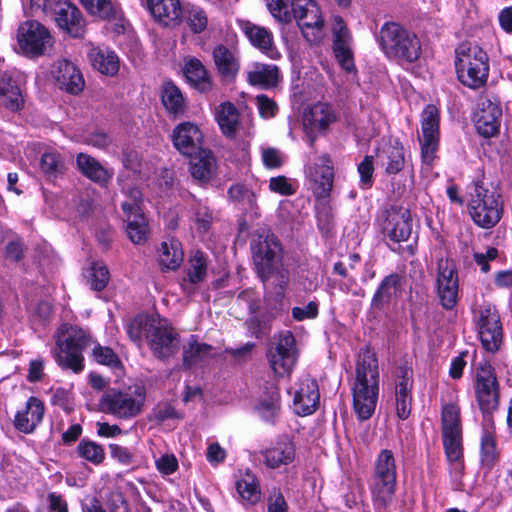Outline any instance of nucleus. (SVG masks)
<instances>
[{
	"label": "nucleus",
	"instance_id": "dca6fc26",
	"mask_svg": "<svg viewBox=\"0 0 512 512\" xmlns=\"http://www.w3.org/2000/svg\"><path fill=\"white\" fill-rule=\"evenodd\" d=\"M421 157L424 163L430 165L439 145V111L436 106L428 105L422 112Z\"/></svg>",
	"mask_w": 512,
	"mask_h": 512
},
{
	"label": "nucleus",
	"instance_id": "7c9ffc66",
	"mask_svg": "<svg viewBox=\"0 0 512 512\" xmlns=\"http://www.w3.org/2000/svg\"><path fill=\"white\" fill-rule=\"evenodd\" d=\"M247 80L253 86L273 88L279 82V69L276 65L253 63L247 72Z\"/></svg>",
	"mask_w": 512,
	"mask_h": 512
},
{
	"label": "nucleus",
	"instance_id": "ea45409f",
	"mask_svg": "<svg viewBox=\"0 0 512 512\" xmlns=\"http://www.w3.org/2000/svg\"><path fill=\"white\" fill-rule=\"evenodd\" d=\"M127 227L126 232L129 239L134 244H143L146 242L149 234L148 220L142 210L124 212Z\"/></svg>",
	"mask_w": 512,
	"mask_h": 512
},
{
	"label": "nucleus",
	"instance_id": "72a5a7b5",
	"mask_svg": "<svg viewBox=\"0 0 512 512\" xmlns=\"http://www.w3.org/2000/svg\"><path fill=\"white\" fill-rule=\"evenodd\" d=\"M213 60L218 73L225 79H234L240 69L237 56L224 45H218L213 50Z\"/></svg>",
	"mask_w": 512,
	"mask_h": 512
},
{
	"label": "nucleus",
	"instance_id": "4468645a",
	"mask_svg": "<svg viewBox=\"0 0 512 512\" xmlns=\"http://www.w3.org/2000/svg\"><path fill=\"white\" fill-rule=\"evenodd\" d=\"M437 295L443 308L453 309L458 302L459 281L456 265L449 259L438 262Z\"/></svg>",
	"mask_w": 512,
	"mask_h": 512
},
{
	"label": "nucleus",
	"instance_id": "58836bf2",
	"mask_svg": "<svg viewBox=\"0 0 512 512\" xmlns=\"http://www.w3.org/2000/svg\"><path fill=\"white\" fill-rule=\"evenodd\" d=\"M89 59L93 67L102 74L113 76L119 70V59L109 49L94 47L89 52Z\"/></svg>",
	"mask_w": 512,
	"mask_h": 512
},
{
	"label": "nucleus",
	"instance_id": "2f4dec72",
	"mask_svg": "<svg viewBox=\"0 0 512 512\" xmlns=\"http://www.w3.org/2000/svg\"><path fill=\"white\" fill-rule=\"evenodd\" d=\"M215 119L227 138H235L240 122L238 110L233 103L227 101L218 105L215 109Z\"/></svg>",
	"mask_w": 512,
	"mask_h": 512
},
{
	"label": "nucleus",
	"instance_id": "f3484780",
	"mask_svg": "<svg viewBox=\"0 0 512 512\" xmlns=\"http://www.w3.org/2000/svg\"><path fill=\"white\" fill-rule=\"evenodd\" d=\"M296 341L292 332L285 331L279 335L274 350L268 354L270 366L275 374H290L297 361Z\"/></svg>",
	"mask_w": 512,
	"mask_h": 512
},
{
	"label": "nucleus",
	"instance_id": "f03ea898",
	"mask_svg": "<svg viewBox=\"0 0 512 512\" xmlns=\"http://www.w3.org/2000/svg\"><path fill=\"white\" fill-rule=\"evenodd\" d=\"M52 355L62 368L80 373L84 369L83 351L93 342L90 334L78 326L61 325L55 334Z\"/></svg>",
	"mask_w": 512,
	"mask_h": 512
},
{
	"label": "nucleus",
	"instance_id": "09e8293b",
	"mask_svg": "<svg viewBox=\"0 0 512 512\" xmlns=\"http://www.w3.org/2000/svg\"><path fill=\"white\" fill-rule=\"evenodd\" d=\"M208 262L204 254L196 251L189 259L187 277L190 283L197 284L205 280Z\"/></svg>",
	"mask_w": 512,
	"mask_h": 512
},
{
	"label": "nucleus",
	"instance_id": "f8f14e48",
	"mask_svg": "<svg viewBox=\"0 0 512 512\" xmlns=\"http://www.w3.org/2000/svg\"><path fill=\"white\" fill-rule=\"evenodd\" d=\"M17 42L25 55L38 57L52 45V37L48 29L41 23L26 21L18 28Z\"/></svg>",
	"mask_w": 512,
	"mask_h": 512
},
{
	"label": "nucleus",
	"instance_id": "6e6d98bb",
	"mask_svg": "<svg viewBox=\"0 0 512 512\" xmlns=\"http://www.w3.org/2000/svg\"><path fill=\"white\" fill-rule=\"evenodd\" d=\"M333 50L341 67L347 72L353 71L355 66L351 50V41L342 40V42H333Z\"/></svg>",
	"mask_w": 512,
	"mask_h": 512
},
{
	"label": "nucleus",
	"instance_id": "c9c22d12",
	"mask_svg": "<svg viewBox=\"0 0 512 512\" xmlns=\"http://www.w3.org/2000/svg\"><path fill=\"white\" fill-rule=\"evenodd\" d=\"M76 162L80 172L96 183H106L113 176L112 172L107 170L99 161L88 154L79 153Z\"/></svg>",
	"mask_w": 512,
	"mask_h": 512
},
{
	"label": "nucleus",
	"instance_id": "f704fd0d",
	"mask_svg": "<svg viewBox=\"0 0 512 512\" xmlns=\"http://www.w3.org/2000/svg\"><path fill=\"white\" fill-rule=\"evenodd\" d=\"M184 74L189 83L200 92H208L212 89L209 73L199 59L194 57L187 59Z\"/></svg>",
	"mask_w": 512,
	"mask_h": 512
},
{
	"label": "nucleus",
	"instance_id": "5701e85b",
	"mask_svg": "<svg viewBox=\"0 0 512 512\" xmlns=\"http://www.w3.org/2000/svg\"><path fill=\"white\" fill-rule=\"evenodd\" d=\"M202 133L199 127L192 122L178 124L172 134L174 147L183 155L192 157L200 150Z\"/></svg>",
	"mask_w": 512,
	"mask_h": 512
},
{
	"label": "nucleus",
	"instance_id": "bf43d9fd",
	"mask_svg": "<svg viewBox=\"0 0 512 512\" xmlns=\"http://www.w3.org/2000/svg\"><path fill=\"white\" fill-rule=\"evenodd\" d=\"M267 7L278 21L283 23L291 22L292 15L288 10L287 0H267Z\"/></svg>",
	"mask_w": 512,
	"mask_h": 512
},
{
	"label": "nucleus",
	"instance_id": "0e129e2a",
	"mask_svg": "<svg viewBox=\"0 0 512 512\" xmlns=\"http://www.w3.org/2000/svg\"><path fill=\"white\" fill-rule=\"evenodd\" d=\"M291 313L293 319L296 321L315 319L318 316V303L315 301H310L303 307H293Z\"/></svg>",
	"mask_w": 512,
	"mask_h": 512
},
{
	"label": "nucleus",
	"instance_id": "6e6552de",
	"mask_svg": "<svg viewBox=\"0 0 512 512\" xmlns=\"http://www.w3.org/2000/svg\"><path fill=\"white\" fill-rule=\"evenodd\" d=\"M251 251L257 274L265 282L281 263V244L274 234L262 229L254 235Z\"/></svg>",
	"mask_w": 512,
	"mask_h": 512
},
{
	"label": "nucleus",
	"instance_id": "39448f33",
	"mask_svg": "<svg viewBox=\"0 0 512 512\" xmlns=\"http://www.w3.org/2000/svg\"><path fill=\"white\" fill-rule=\"evenodd\" d=\"M397 468L391 450H382L374 464L371 486L372 500L377 512H385L393 503L396 488Z\"/></svg>",
	"mask_w": 512,
	"mask_h": 512
},
{
	"label": "nucleus",
	"instance_id": "c03bdc74",
	"mask_svg": "<svg viewBox=\"0 0 512 512\" xmlns=\"http://www.w3.org/2000/svg\"><path fill=\"white\" fill-rule=\"evenodd\" d=\"M236 489L240 498L249 504H256L261 499L259 483L249 471L240 474L236 481Z\"/></svg>",
	"mask_w": 512,
	"mask_h": 512
},
{
	"label": "nucleus",
	"instance_id": "052dcab7",
	"mask_svg": "<svg viewBox=\"0 0 512 512\" xmlns=\"http://www.w3.org/2000/svg\"><path fill=\"white\" fill-rule=\"evenodd\" d=\"M125 194L127 200L121 204L123 212L142 210V193L138 188H128Z\"/></svg>",
	"mask_w": 512,
	"mask_h": 512
},
{
	"label": "nucleus",
	"instance_id": "8fccbe9b",
	"mask_svg": "<svg viewBox=\"0 0 512 512\" xmlns=\"http://www.w3.org/2000/svg\"><path fill=\"white\" fill-rule=\"evenodd\" d=\"M78 455L94 465L101 464L105 459L104 448L90 440H81L76 449Z\"/></svg>",
	"mask_w": 512,
	"mask_h": 512
},
{
	"label": "nucleus",
	"instance_id": "aec40b11",
	"mask_svg": "<svg viewBox=\"0 0 512 512\" xmlns=\"http://www.w3.org/2000/svg\"><path fill=\"white\" fill-rule=\"evenodd\" d=\"M320 404V392L316 380L309 376L302 377L294 387L293 409L296 414L307 416L313 414Z\"/></svg>",
	"mask_w": 512,
	"mask_h": 512
},
{
	"label": "nucleus",
	"instance_id": "1a4fd4ad",
	"mask_svg": "<svg viewBox=\"0 0 512 512\" xmlns=\"http://www.w3.org/2000/svg\"><path fill=\"white\" fill-rule=\"evenodd\" d=\"M145 390L137 387L134 391L111 389L99 400L100 410L119 419H131L138 416L144 408Z\"/></svg>",
	"mask_w": 512,
	"mask_h": 512
},
{
	"label": "nucleus",
	"instance_id": "4d7b16f0",
	"mask_svg": "<svg viewBox=\"0 0 512 512\" xmlns=\"http://www.w3.org/2000/svg\"><path fill=\"white\" fill-rule=\"evenodd\" d=\"M186 21L194 33L203 32L208 25V17L206 13L197 6H192L187 9Z\"/></svg>",
	"mask_w": 512,
	"mask_h": 512
},
{
	"label": "nucleus",
	"instance_id": "49530a36",
	"mask_svg": "<svg viewBox=\"0 0 512 512\" xmlns=\"http://www.w3.org/2000/svg\"><path fill=\"white\" fill-rule=\"evenodd\" d=\"M442 436L462 435L460 408L454 403L445 404L441 413Z\"/></svg>",
	"mask_w": 512,
	"mask_h": 512
},
{
	"label": "nucleus",
	"instance_id": "a19ab883",
	"mask_svg": "<svg viewBox=\"0 0 512 512\" xmlns=\"http://www.w3.org/2000/svg\"><path fill=\"white\" fill-rule=\"evenodd\" d=\"M0 105L13 112L24 105L21 90L11 77H3L0 81Z\"/></svg>",
	"mask_w": 512,
	"mask_h": 512
},
{
	"label": "nucleus",
	"instance_id": "bb28decb",
	"mask_svg": "<svg viewBox=\"0 0 512 512\" xmlns=\"http://www.w3.org/2000/svg\"><path fill=\"white\" fill-rule=\"evenodd\" d=\"M147 4L155 20L164 26L180 23L183 14L180 0H147Z\"/></svg>",
	"mask_w": 512,
	"mask_h": 512
},
{
	"label": "nucleus",
	"instance_id": "13d9d810",
	"mask_svg": "<svg viewBox=\"0 0 512 512\" xmlns=\"http://www.w3.org/2000/svg\"><path fill=\"white\" fill-rule=\"evenodd\" d=\"M94 360L102 365L117 367L120 364L119 357L115 352L106 346L95 345L92 352Z\"/></svg>",
	"mask_w": 512,
	"mask_h": 512
},
{
	"label": "nucleus",
	"instance_id": "69168bd1",
	"mask_svg": "<svg viewBox=\"0 0 512 512\" xmlns=\"http://www.w3.org/2000/svg\"><path fill=\"white\" fill-rule=\"evenodd\" d=\"M155 465L162 475H170L178 469V460L173 454H164L155 460Z\"/></svg>",
	"mask_w": 512,
	"mask_h": 512
},
{
	"label": "nucleus",
	"instance_id": "603ef678",
	"mask_svg": "<svg viewBox=\"0 0 512 512\" xmlns=\"http://www.w3.org/2000/svg\"><path fill=\"white\" fill-rule=\"evenodd\" d=\"M40 168L48 177H56L63 172L64 161L59 153L49 151L41 156Z\"/></svg>",
	"mask_w": 512,
	"mask_h": 512
},
{
	"label": "nucleus",
	"instance_id": "c756f323",
	"mask_svg": "<svg viewBox=\"0 0 512 512\" xmlns=\"http://www.w3.org/2000/svg\"><path fill=\"white\" fill-rule=\"evenodd\" d=\"M401 276L392 273L386 276L380 283L371 301V309L375 311L382 310L391 300L397 297L401 290Z\"/></svg>",
	"mask_w": 512,
	"mask_h": 512
},
{
	"label": "nucleus",
	"instance_id": "ddd939ff",
	"mask_svg": "<svg viewBox=\"0 0 512 512\" xmlns=\"http://www.w3.org/2000/svg\"><path fill=\"white\" fill-rule=\"evenodd\" d=\"M477 327L483 347L489 352H496L502 342L503 330L495 306L486 303L479 307Z\"/></svg>",
	"mask_w": 512,
	"mask_h": 512
},
{
	"label": "nucleus",
	"instance_id": "e433bc0d",
	"mask_svg": "<svg viewBox=\"0 0 512 512\" xmlns=\"http://www.w3.org/2000/svg\"><path fill=\"white\" fill-rule=\"evenodd\" d=\"M197 152L190 162V172L193 178L207 182L215 173L216 160L208 150H198Z\"/></svg>",
	"mask_w": 512,
	"mask_h": 512
},
{
	"label": "nucleus",
	"instance_id": "79ce46f5",
	"mask_svg": "<svg viewBox=\"0 0 512 512\" xmlns=\"http://www.w3.org/2000/svg\"><path fill=\"white\" fill-rule=\"evenodd\" d=\"M161 100L169 114L174 117L184 114L186 110L185 98L180 89L172 82L163 84Z\"/></svg>",
	"mask_w": 512,
	"mask_h": 512
},
{
	"label": "nucleus",
	"instance_id": "a18cd8bd",
	"mask_svg": "<svg viewBox=\"0 0 512 512\" xmlns=\"http://www.w3.org/2000/svg\"><path fill=\"white\" fill-rule=\"evenodd\" d=\"M263 456L266 466L275 469L292 463L295 458V450L292 444L281 443L266 450Z\"/></svg>",
	"mask_w": 512,
	"mask_h": 512
},
{
	"label": "nucleus",
	"instance_id": "20e7f679",
	"mask_svg": "<svg viewBox=\"0 0 512 512\" xmlns=\"http://www.w3.org/2000/svg\"><path fill=\"white\" fill-rule=\"evenodd\" d=\"M456 69L459 81L472 89L485 85L489 75V58L477 44L463 43L456 49Z\"/></svg>",
	"mask_w": 512,
	"mask_h": 512
},
{
	"label": "nucleus",
	"instance_id": "0eeeda50",
	"mask_svg": "<svg viewBox=\"0 0 512 512\" xmlns=\"http://www.w3.org/2000/svg\"><path fill=\"white\" fill-rule=\"evenodd\" d=\"M144 338L154 357L167 361L181 348V337L172 323L159 315L145 319Z\"/></svg>",
	"mask_w": 512,
	"mask_h": 512
},
{
	"label": "nucleus",
	"instance_id": "9b49d317",
	"mask_svg": "<svg viewBox=\"0 0 512 512\" xmlns=\"http://www.w3.org/2000/svg\"><path fill=\"white\" fill-rule=\"evenodd\" d=\"M498 380L489 362L480 363L475 370V395L480 409L492 413L499 406Z\"/></svg>",
	"mask_w": 512,
	"mask_h": 512
},
{
	"label": "nucleus",
	"instance_id": "473e14b6",
	"mask_svg": "<svg viewBox=\"0 0 512 512\" xmlns=\"http://www.w3.org/2000/svg\"><path fill=\"white\" fill-rule=\"evenodd\" d=\"M335 121V114L327 103L318 102L304 114V126L311 131L324 130Z\"/></svg>",
	"mask_w": 512,
	"mask_h": 512
},
{
	"label": "nucleus",
	"instance_id": "c85d7f7f",
	"mask_svg": "<svg viewBox=\"0 0 512 512\" xmlns=\"http://www.w3.org/2000/svg\"><path fill=\"white\" fill-rule=\"evenodd\" d=\"M378 160L389 175L398 174L409 162V158L405 155L404 147L398 141L379 150Z\"/></svg>",
	"mask_w": 512,
	"mask_h": 512
},
{
	"label": "nucleus",
	"instance_id": "4be33fe9",
	"mask_svg": "<svg viewBox=\"0 0 512 512\" xmlns=\"http://www.w3.org/2000/svg\"><path fill=\"white\" fill-rule=\"evenodd\" d=\"M396 411L401 419H407L411 413L413 371L406 365L397 367L395 371Z\"/></svg>",
	"mask_w": 512,
	"mask_h": 512
},
{
	"label": "nucleus",
	"instance_id": "680f3d73",
	"mask_svg": "<svg viewBox=\"0 0 512 512\" xmlns=\"http://www.w3.org/2000/svg\"><path fill=\"white\" fill-rule=\"evenodd\" d=\"M256 104L259 110V114L263 118H272L278 112V105L273 99L269 98L267 95H258L256 97Z\"/></svg>",
	"mask_w": 512,
	"mask_h": 512
},
{
	"label": "nucleus",
	"instance_id": "864d4df0",
	"mask_svg": "<svg viewBox=\"0 0 512 512\" xmlns=\"http://www.w3.org/2000/svg\"><path fill=\"white\" fill-rule=\"evenodd\" d=\"M280 409V394L277 387H271L267 396L260 400L258 410L265 419L272 418Z\"/></svg>",
	"mask_w": 512,
	"mask_h": 512
},
{
	"label": "nucleus",
	"instance_id": "2eb2a0df",
	"mask_svg": "<svg viewBox=\"0 0 512 512\" xmlns=\"http://www.w3.org/2000/svg\"><path fill=\"white\" fill-rule=\"evenodd\" d=\"M501 116L500 100L488 94L481 95L475 112V126L479 134L486 138L496 135Z\"/></svg>",
	"mask_w": 512,
	"mask_h": 512
},
{
	"label": "nucleus",
	"instance_id": "a878e982",
	"mask_svg": "<svg viewBox=\"0 0 512 512\" xmlns=\"http://www.w3.org/2000/svg\"><path fill=\"white\" fill-rule=\"evenodd\" d=\"M44 404L37 397H30L23 410L18 411L14 425L20 432L29 434L41 423L44 416Z\"/></svg>",
	"mask_w": 512,
	"mask_h": 512
},
{
	"label": "nucleus",
	"instance_id": "9d476101",
	"mask_svg": "<svg viewBox=\"0 0 512 512\" xmlns=\"http://www.w3.org/2000/svg\"><path fill=\"white\" fill-rule=\"evenodd\" d=\"M292 18H294L305 39L310 43L322 38L324 20L319 5L314 0H291Z\"/></svg>",
	"mask_w": 512,
	"mask_h": 512
},
{
	"label": "nucleus",
	"instance_id": "e2e57ef3",
	"mask_svg": "<svg viewBox=\"0 0 512 512\" xmlns=\"http://www.w3.org/2000/svg\"><path fill=\"white\" fill-rule=\"evenodd\" d=\"M230 199L235 202H247L253 208L255 204V195L249 189L244 188L242 185H232L228 191Z\"/></svg>",
	"mask_w": 512,
	"mask_h": 512
},
{
	"label": "nucleus",
	"instance_id": "338daca9",
	"mask_svg": "<svg viewBox=\"0 0 512 512\" xmlns=\"http://www.w3.org/2000/svg\"><path fill=\"white\" fill-rule=\"evenodd\" d=\"M358 172L360 174L361 184L366 188L372 183V176L374 172L373 157L366 156L358 165Z\"/></svg>",
	"mask_w": 512,
	"mask_h": 512
},
{
	"label": "nucleus",
	"instance_id": "3c124183",
	"mask_svg": "<svg viewBox=\"0 0 512 512\" xmlns=\"http://www.w3.org/2000/svg\"><path fill=\"white\" fill-rule=\"evenodd\" d=\"M110 280V273L107 266L102 262H93L89 269L88 282L91 289L102 291Z\"/></svg>",
	"mask_w": 512,
	"mask_h": 512
},
{
	"label": "nucleus",
	"instance_id": "37998d69",
	"mask_svg": "<svg viewBox=\"0 0 512 512\" xmlns=\"http://www.w3.org/2000/svg\"><path fill=\"white\" fill-rule=\"evenodd\" d=\"M184 259V252L179 240L171 238L161 243L159 249V262L161 266L169 269H177Z\"/></svg>",
	"mask_w": 512,
	"mask_h": 512
},
{
	"label": "nucleus",
	"instance_id": "412c9836",
	"mask_svg": "<svg viewBox=\"0 0 512 512\" xmlns=\"http://www.w3.org/2000/svg\"><path fill=\"white\" fill-rule=\"evenodd\" d=\"M306 175L314 184V193L317 197L324 198L330 195L333 188L334 169L329 155L319 156L313 163L306 167Z\"/></svg>",
	"mask_w": 512,
	"mask_h": 512
},
{
	"label": "nucleus",
	"instance_id": "a211bd4d",
	"mask_svg": "<svg viewBox=\"0 0 512 512\" xmlns=\"http://www.w3.org/2000/svg\"><path fill=\"white\" fill-rule=\"evenodd\" d=\"M53 17L57 26L74 38L83 37L86 32V21L80 9L67 0H59L53 4Z\"/></svg>",
	"mask_w": 512,
	"mask_h": 512
},
{
	"label": "nucleus",
	"instance_id": "4c0bfd02",
	"mask_svg": "<svg viewBox=\"0 0 512 512\" xmlns=\"http://www.w3.org/2000/svg\"><path fill=\"white\" fill-rule=\"evenodd\" d=\"M80 3L88 13L100 19L116 23L123 19L121 9L111 0H80Z\"/></svg>",
	"mask_w": 512,
	"mask_h": 512
},
{
	"label": "nucleus",
	"instance_id": "b1692460",
	"mask_svg": "<svg viewBox=\"0 0 512 512\" xmlns=\"http://www.w3.org/2000/svg\"><path fill=\"white\" fill-rule=\"evenodd\" d=\"M241 29L253 47L260 50L271 59L280 56L272 32L262 26L246 21L241 24Z\"/></svg>",
	"mask_w": 512,
	"mask_h": 512
},
{
	"label": "nucleus",
	"instance_id": "6ab92c4d",
	"mask_svg": "<svg viewBox=\"0 0 512 512\" xmlns=\"http://www.w3.org/2000/svg\"><path fill=\"white\" fill-rule=\"evenodd\" d=\"M383 232L393 242L408 241L413 233V220L410 210L398 206H392L387 210Z\"/></svg>",
	"mask_w": 512,
	"mask_h": 512
},
{
	"label": "nucleus",
	"instance_id": "cd10ccee",
	"mask_svg": "<svg viewBox=\"0 0 512 512\" xmlns=\"http://www.w3.org/2000/svg\"><path fill=\"white\" fill-rule=\"evenodd\" d=\"M442 440L451 476L459 480L465 469L462 435L442 436Z\"/></svg>",
	"mask_w": 512,
	"mask_h": 512
},
{
	"label": "nucleus",
	"instance_id": "de8ad7c7",
	"mask_svg": "<svg viewBox=\"0 0 512 512\" xmlns=\"http://www.w3.org/2000/svg\"><path fill=\"white\" fill-rule=\"evenodd\" d=\"M499 454L496 447V440L493 433L486 430L481 437L480 459L481 465L491 470L497 463Z\"/></svg>",
	"mask_w": 512,
	"mask_h": 512
},
{
	"label": "nucleus",
	"instance_id": "7ed1b4c3",
	"mask_svg": "<svg viewBox=\"0 0 512 512\" xmlns=\"http://www.w3.org/2000/svg\"><path fill=\"white\" fill-rule=\"evenodd\" d=\"M379 44L388 58L412 63L421 55L419 38L397 23H385L379 34Z\"/></svg>",
	"mask_w": 512,
	"mask_h": 512
},
{
	"label": "nucleus",
	"instance_id": "423d86ee",
	"mask_svg": "<svg viewBox=\"0 0 512 512\" xmlns=\"http://www.w3.org/2000/svg\"><path fill=\"white\" fill-rule=\"evenodd\" d=\"M470 189L468 209L473 222L483 229L493 228L502 218L500 194L484 182H475Z\"/></svg>",
	"mask_w": 512,
	"mask_h": 512
},
{
	"label": "nucleus",
	"instance_id": "5fc2aeb1",
	"mask_svg": "<svg viewBox=\"0 0 512 512\" xmlns=\"http://www.w3.org/2000/svg\"><path fill=\"white\" fill-rule=\"evenodd\" d=\"M211 351V346L192 340L189 347L184 350L183 364L189 368L196 362L205 358Z\"/></svg>",
	"mask_w": 512,
	"mask_h": 512
},
{
	"label": "nucleus",
	"instance_id": "393cba45",
	"mask_svg": "<svg viewBox=\"0 0 512 512\" xmlns=\"http://www.w3.org/2000/svg\"><path fill=\"white\" fill-rule=\"evenodd\" d=\"M54 75L59 87L70 94H78L84 88L81 71L66 59L56 63Z\"/></svg>",
	"mask_w": 512,
	"mask_h": 512
},
{
	"label": "nucleus",
	"instance_id": "f257e3e1",
	"mask_svg": "<svg viewBox=\"0 0 512 512\" xmlns=\"http://www.w3.org/2000/svg\"><path fill=\"white\" fill-rule=\"evenodd\" d=\"M378 391V359L373 349L365 347L357 359L356 378L352 387L353 407L360 420H367L374 413Z\"/></svg>",
	"mask_w": 512,
	"mask_h": 512
},
{
	"label": "nucleus",
	"instance_id": "774afa93",
	"mask_svg": "<svg viewBox=\"0 0 512 512\" xmlns=\"http://www.w3.org/2000/svg\"><path fill=\"white\" fill-rule=\"evenodd\" d=\"M268 512H288V505L280 491H273L268 498Z\"/></svg>",
	"mask_w": 512,
	"mask_h": 512
}]
</instances>
